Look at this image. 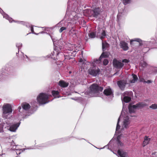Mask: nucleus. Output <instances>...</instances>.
I'll return each instance as SVG.
<instances>
[{
    "instance_id": "39",
    "label": "nucleus",
    "mask_w": 157,
    "mask_h": 157,
    "mask_svg": "<svg viewBox=\"0 0 157 157\" xmlns=\"http://www.w3.org/2000/svg\"><path fill=\"white\" fill-rule=\"evenodd\" d=\"M5 154H2V155H0V157H5Z\"/></svg>"
},
{
    "instance_id": "5",
    "label": "nucleus",
    "mask_w": 157,
    "mask_h": 157,
    "mask_svg": "<svg viewBox=\"0 0 157 157\" xmlns=\"http://www.w3.org/2000/svg\"><path fill=\"white\" fill-rule=\"evenodd\" d=\"M90 93H97L99 91H101L103 90V88L101 87H99L96 84H93L90 87Z\"/></svg>"
},
{
    "instance_id": "22",
    "label": "nucleus",
    "mask_w": 157,
    "mask_h": 157,
    "mask_svg": "<svg viewBox=\"0 0 157 157\" xmlns=\"http://www.w3.org/2000/svg\"><path fill=\"white\" fill-rule=\"evenodd\" d=\"M108 53L106 52H103L101 55V56L99 57V59L100 60L101 58L103 57H107L108 56Z\"/></svg>"
},
{
    "instance_id": "4",
    "label": "nucleus",
    "mask_w": 157,
    "mask_h": 157,
    "mask_svg": "<svg viewBox=\"0 0 157 157\" xmlns=\"http://www.w3.org/2000/svg\"><path fill=\"white\" fill-rule=\"evenodd\" d=\"M146 105V104L143 102L139 103L135 105H130L128 107V109L130 113H132L135 112V109L143 107Z\"/></svg>"
},
{
    "instance_id": "23",
    "label": "nucleus",
    "mask_w": 157,
    "mask_h": 157,
    "mask_svg": "<svg viewBox=\"0 0 157 157\" xmlns=\"http://www.w3.org/2000/svg\"><path fill=\"white\" fill-rule=\"evenodd\" d=\"M16 147V146H14L13 147V149H15L16 150V153L17 154H20L21 152L23 151H25V149H16V148H14V147Z\"/></svg>"
},
{
    "instance_id": "26",
    "label": "nucleus",
    "mask_w": 157,
    "mask_h": 157,
    "mask_svg": "<svg viewBox=\"0 0 157 157\" xmlns=\"http://www.w3.org/2000/svg\"><path fill=\"white\" fill-rule=\"evenodd\" d=\"M59 92L58 91H52V94L54 97L55 98H59V96H58Z\"/></svg>"
},
{
    "instance_id": "33",
    "label": "nucleus",
    "mask_w": 157,
    "mask_h": 157,
    "mask_svg": "<svg viewBox=\"0 0 157 157\" xmlns=\"http://www.w3.org/2000/svg\"><path fill=\"white\" fill-rule=\"evenodd\" d=\"M108 61L106 59H105L104 60L103 62V63L104 65H106L108 64Z\"/></svg>"
},
{
    "instance_id": "48",
    "label": "nucleus",
    "mask_w": 157,
    "mask_h": 157,
    "mask_svg": "<svg viewBox=\"0 0 157 157\" xmlns=\"http://www.w3.org/2000/svg\"><path fill=\"white\" fill-rule=\"evenodd\" d=\"M12 21H13V20H12ZM11 21H12V20H11Z\"/></svg>"
},
{
    "instance_id": "45",
    "label": "nucleus",
    "mask_w": 157,
    "mask_h": 157,
    "mask_svg": "<svg viewBox=\"0 0 157 157\" xmlns=\"http://www.w3.org/2000/svg\"><path fill=\"white\" fill-rule=\"evenodd\" d=\"M52 41H53V39H52Z\"/></svg>"
},
{
    "instance_id": "27",
    "label": "nucleus",
    "mask_w": 157,
    "mask_h": 157,
    "mask_svg": "<svg viewBox=\"0 0 157 157\" xmlns=\"http://www.w3.org/2000/svg\"><path fill=\"white\" fill-rule=\"evenodd\" d=\"M88 36L90 38H94L96 36V34L94 32H91L88 34Z\"/></svg>"
},
{
    "instance_id": "19",
    "label": "nucleus",
    "mask_w": 157,
    "mask_h": 157,
    "mask_svg": "<svg viewBox=\"0 0 157 157\" xmlns=\"http://www.w3.org/2000/svg\"><path fill=\"white\" fill-rule=\"evenodd\" d=\"M69 33L70 35L73 37H75L76 36L77 32L73 29L71 30Z\"/></svg>"
},
{
    "instance_id": "28",
    "label": "nucleus",
    "mask_w": 157,
    "mask_h": 157,
    "mask_svg": "<svg viewBox=\"0 0 157 157\" xmlns=\"http://www.w3.org/2000/svg\"><path fill=\"white\" fill-rule=\"evenodd\" d=\"M149 107L152 109H157V104H152Z\"/></svg>"
},
{
    "instance_id": "17",
    "label": "nucleus",
    "mask_w": 157,
    "mask_h": 157,
    "mask_svg": "<svg viewBox=\"0 0 157 157\" xmlns=\"http://www.w3.org/2000/svg\"><path fill=\"white\" fill-rule=\"evenodd\" d=\"M22 106L23 109L25 110H28L30 107V105L26 103H23L22 104Z\"/></svg>"
},
{
    "instance_id": "1",
    "label": "nucleus",
    "mask_w": 157,
    "mask_h": 157,
    "mask_svg": "<svg viewBox=\"0 0 157 157\" xmlns=\"http://www.w3.org/2000/svg\"><path fill=\"white\" fill-rule=\"evenodd\" d=\"M124 107H123L122 111L121 112V115L120 116V117L118 118L117 124L115 132L116 134H117V133L119 132L118 130L120 129V126L119 125V123L120 120L123 117V125L122 126V128H126L130 124V121L128 117L126 115H125V113L124 112Z\"/></svg>"
},
{
    "instance_id": "29",
    "label": "nucleus",
    "mask_w": 157,
    "mask_h": 157,
    "mask_svg": "<svg viewBox=\"0 0 157 157\" xmlns=\"http://www.w3.org/2000/svg\"><path fill=\"white\" fill-rule=\"evenodd\" d=\"M134 41H137L138 42H140L141 41V40L140 39L136 38V39H133V40H130V44H131L132 43V42Z\"/></svg>"
},
{
    "instance_id": "11",
    "label": "nucleus",
    "mask_w": 157,
    "mask_h": 157,
    "mask_svg": "<svg viewBox=\"0 0 157 157\" xmlns=\"http://www.w3.org/2000/svg\"><path fill=\"white\" fill-rule=\"evenodd\" d=\"M20 124L17 123V124H13L11 125L9 128V130L12 132H14L17 130L18 127L19 126Z\"/></svg>"
},
{
    "instance_id": "35",
    "label": "nucleus",
    "mask_w": 157,
    "mask_h": 157,
    "mask_svg": "<svg viewBox=\"0 0 157 157\" xmlns=\"http://www.w3.org/2000/svg\"><path fill=\"white\" fill-rule=\"evenodd\" d=\"M129 62V60L127 59H124L122 60V62L124 63H128Z\"/></svg>"
},
{
    "instance_id": "6",
    "label": "nucleus",
    "mask_w": 157,
    "mask_h": 157,
    "mask_svg": "<svg viewBox=\"0 0 157 157\" xmlns=\"http://www.w3.org/2000/svg\"><path fill=\"white\" fill-rule=\"evenodd\" d=\"M100 70L98 67H94L88 70V72L90 74L94 76H96L99 74Z\"/></svg>"
},
{
    "instance_id": "13",
    "label": "nucleus",
    "mask_w": 157,
    "mask_h": 157,
    "mask_svg": "<svg viewBox=\"0 0 157 157\" xmlns=\"http://www.w3.org/2000/svg\"><path fill=\"white\" fill-rule=\"evenodd\" d=\"M104 94L107 96L112 95L113 92L110 87H108L104 90Z\"/></svg>"
},
{
    "instance_id": "47",
    "label": "nucleus",
    "mask_w": 157,
    "mask_h": 157,
    "mask_svg": "<svg viewBox=\"0 0 157 157\" xmlns=\"http://www.w3.org/2000/svg\"><path fill=\"white\" fill-rule=\"evenodd\" d=\"M52 41H53V39H52Z\"/></svg>"
},
{
    "instance_id": "41",
    "label": "nucleus",
    "mask_w": 157,
    "mask_h": 157,
    "mask_svg": "<svg viewBox=\"0 0 157 157\" xmlns=\"http://www.w3.org/2000/svg\"><path fill=\"white\" fill-rule=\"evenodd\" d=\"M82 61H83V60L82 59H81L79 60V62H82Z\"/></svg>"
},
{
    "instance_id": "14",
    "label": "nucleus",
    "mask_w": 157,
    "mask_h": 157,
    "mask_svg": "<svg viewBox=\"0 0 157 157\" xmlns=\"http://www.w3.org/2000/svg\"><path fill=\"white\" fill-rule=\"evenodd\" d=\"M59 86L63 87H66L68 85V83L63 80H60L59 82Z\"/></svg>"
},
{
    "instance_id": "34",
    "label": "nucleus",
    "mask_w": 157,
    "mask_h": 157,
    "mask_svg": "<svg viewBox=\"0 0 157 157\" xmlns=\"http://www.w3.org/2000/svg\"><path fill=\"white\" fill-rule=\"evenodd\" d=\"M66 28L65 27H61L59 29V31L60 33H61L63 31L66 29Z\"/></svg>"
},
{
    "instance_id": "16",
    "label": "nucleus",
    "mask_w": 157,
    "mask_h": 157,
    "mask_svg": "<svg viewBox=\"0 0 157 157\" xmlns=\"http://www.w3.org/2000/svg\"><path fill=\"white\" fill-rule=\"evenodd\" d=\"M117 153L119 156L121 157H127V153L122 151L118 150Z\"/></svg>"
},
{
    "instance_id": "12",
    "label": "nucleus",
    "mask_w": 157,
    "mask_h": 157,
    "mask_svg": "<svg viewBox=\"0 0 157 157\" xmlns=\"http://www.w3.org/2000/svg\"><path fill=\"white\" fill-rule=\"evenodd\" d=\"M120 46L121 48L124 51L127 50L128 49V47L127 43L125 42L122 41L120 43Z\"/></svg>"
},
{
    "instance_id": "40",
    "label": "nucleus",
    "mask_w": 157,
    "mask_h": 157,
    "mask_svg": "<svg viewBox=\"0 0 157 157\" xmlns=\"http://www.w3.org/2000/svg\"><path fill=\"white\" fill-rule=\"evenodd\" d=\"M21 106H19L18 108V109L19 111L20 112V110L21 109Z\"/></svg>"
},
{
    "instance_id": "42",
    "label": "nucleus",
    "mask_w": 157,
    "mask_h": 157,
    "mask_svg": "<svg viewBox=\"0 0 157 157\" xmlns=\"http://www.w3.org/2000/svg\"><path fill=\"white\" fill-rule=\"evenodd\" d=\"M125 94H127L128 95V94L129 93L128 92H126L125 93Z\"/></svg>"
},
{
    "instance_id": "24",
    "label": "nucleus",
    "mask_w": 157,
    "mask_h": 157,
    "mask_svg": "<svg viewBox=\"0 0 157 157\" xmlns=\"http://www.w3.org/2000/svg\"><path fill=\"white\" fill-rule=\"evenodd\" d=\"M131 99L130 97L126 96L123 98V101L126 103L129 102L131 100Z\"/></svg>"
},
{
    "instance_id": "18",
    "label": "nucleus",
    "mask_w": 157,
    "mask_h": 157,
    "mask_svg": "<svg viewBox=\"0 0 157 157\" xmlns=\"http://www.w3.org/2000/svg\"><path fill=\"white\" fill-rule=\"evenodd\" d=\"M2 12L3 11L2 10H1L0 8V13L2 14V15H3V17L5 18L6 19H8L9 21L10 22H11L12 18L9 17V16L7 14L5 13L3 14L2 13Z\"/></svg>"
},
{
    "instance_id": "37",
    "label": "nucleus",
    "mask_w": 157,
    "mask_h": 157,
    "mask_svg": "<svg viewBox=\"0 0 157 157\" xmlns=\"http://www.w3.org/2000/svg\"><path fill=\"white\" fill-rule=\"evenodd\" d=\"M144 82H146L148 83H151L152 82V81L150 80H148L147 81H144Z\"/></svg>"
},
{
    "instance_id": "32",
    "label": "nucleus",
    "mask_w": 157,
    "mask_h": 157,
    "mask_svg": "<svg viewBox=\"0 0 157 157\" xmlns=\"http://www.w3.org/2000/svg\"><path fill=\"white\" fill-rule=\"evenodd\" d=\"M141 65L143 67H145L146 66V62H141L140 63Z\"/></svg>"
},
{
    "instance_id": "38",
    "label": "nucleus",
    "mask_w": 157,
    "mask_h": 157,
    "mask_svg": "<svg viewBox=\"0 0 157 157\" xmlns=\"http://www.w3.org/2000/svg\"><path fill=\"white\" fill-rule=\"evenodd\" d=\"M31 30L32 32V33L33 34H36L33 31V27H31Z\"/></svg>"
},
{
    "instance_id": "46",
    "label": "nucleus",
    "mask_w": 157,
    "mask_h": 157,
    "mask_svg": "<svg viewBox=\"0 0 157 157\" xmlns=\"http://www.w3.org/2000/svg\"><path fill=\"white\" fill-rule=\"evenodd\" d=\"M52 41H53V39H52Z\"/></svg>"
},
{
    "instance_id": "7",
    "label": "nucleus",
    "mask_w": 157,
    "mask_h": 157,
    "mask_svg": "<svg viewBox=\"0 0 157 157\" xmlns=\"http://www.w3.org/2000/svg\"><path fill=\"white\" fill-rule=\"evenodd\" d=\"M113 65L114 67L120 68L124 66V64L121 62L117 61L114 59L113 60Z\"/></svg>"
},
{
    "instance_id": "2",
    "label": "nucleus",
    "mask_w": 157,
    "mask_h": 157,
    "mask_svg": "<svg viewBox=\"0 0 157 157\" xmlns=\"http://www.w3.org/2000/svg\"><path fill=\"white\" fill-rule=\"evenodd\" d=\"M49 95L46 93H41L37 96V102L40 104H45L49 102L48 98Z\"/></svg>"
},
{
    "instance_id": "10",
    "label": "nucleus",
    "mask_w": 157,
    "mask_h": 157,
    "mask_svg": "<svg viewBox=\"0 0 157 157\" xmlns=\"http://www.w3.org/2000/svg\"><path fill=\"white\" fill-rule=\"evenodd\" d=\"M126 83V81L124 80L119 81L117 82V85L121 90L124 89Z\"/></svg>"
},
{
    "instance_id": "30",
    "label": "nucleus",
    "mask_w": 157,
    "mask_h": 157,
    "mask_svg": "<svg viewBox=\"0 0 157 157\" xmlns=\"http://www.w3.org/2000/svg\"><path fill=\"white\" fill-rule=\"evenodd\" d=\"M131 0H123V2L124 5H126L130 2Z\"/></svg>"
},
{
    "instance_id": "20",
    "label": "nucleus",
    "mask_w": 157,
    "mask_h": 157,
    "mask_svg": "<svg viewBox=\"0 0 157 157\" xmlns=\"http://www.w3.org/2000/svg\"><path fill=\"white\" fill-rule=\"evenodd\" d=\"M94 13L93 15L94 17H97V16L99 14V9L98 8H96L94 10Z\"/></svg>"
},
{
    "instance_id": "36",
    "label": "nucleus",
    "mask_w": 157,
    "mask_h": 157,
    "mask_svg": "<svg viewBox=\"0 0 157 157\" xmlns=\"http://www.w3.org/2000/svg\"><path fill=\"white\" fill-rule=\"evenodd\" d=\"M22 45V44L21 43L17 44H16V46L18 47V48H19V47H21Z\"/></svg>"
},
{
    "instance_id": "31",
    "label": "nucleus",
    "mask_w": 157,
    "mask_h": 157,
    "mask_svg": "<svg viewBox=\"0 0 157 157\" xmlns=\"http://www.w3.org/2000/svg\"><path fill=\"white\" fill-rule=\"evenodd\" d=\"M3 124H0V132H3Z\"/></svg>"
},
{
    "instance_id": "15",
    "label": "nucleus",
    "mask_w": 157,
    "mask_h": 157,
    "mask_svg": "<svg viewBox=\"0 0 157 157\" xmlns=\"http://www.w3.org/2000/svg\"><path fill=\"white\" fill-rule=\"evenodd\" d=\"M150 140L151 139L150 138H148V137L145 136L144 138V140L143 142V146L144 147L148 144L149 143Z\"/></svg>"
},
{
    "instance_id": "21",
    "label": "nucleus",
    "mask_w": 157,
    "mask_h": 157,
    "mask_svg": "<svg viewBox=\"0 0 157 157\" xmlns=\"http://www.w3.org/2000/svg\"><path fill=\"white\" fill-rule=\"evenodd\" d=\"M109 45L108 43L102 41V48L103 51L105 50V48L109 47Z\"/></svg>"
},
{
    "instance_id": "44",
    "label": "nucleus",
    "mask_w": 157,
    "mask_h": 157,
    "mask_svg": "<svg viewBox=\"0 0 157 157\" xmlns=\"http://www.w3.org/2000/svg\"><path fill=\"white\" fill-rule=\"evenodd\" d=\"M2 78V77L1 75H0V79Z\"/></svg>"
},
{
    "instance_id": "3",
    "label": "nucleus",
    "mask_w": 157,
    "mask_h": 157,
    "mask_svg": "<svg viewBox=\"0 0 157 157\" xmlns=\"http://www.w3.org/2000/svg\"><path fill=\"white\" fill-rule=\"evenodd\" d=\"M12 112L11 105L9 104H5L3 107V116L6 118H7L8 116Z\"/></svg>"
},
{
    "instance_id": "8",
    "label": "nucleus",
    "mask_w": 157,
    "mask_h": 157,
    "mask_svg": "<svg viewBox=\"0 0 157 157\" xmlns=\"http://www.w3.org/2000/svg\"><path fill=\"white\" fill-rule=\"evenodd\" d=\"M105 31L101 29H100L98 30L96 37H99L102 40L105 37Z\"/></svg>"
},
{
    "instance_id": "9",
    "label": "nucleus",
    "mask_w": 157,
    "mask_h": 157,
    "mask_svg": "<svg viewBox=\"0 0 157 157\" xmlns=\"http://www.w3.org/2000/svg\"><path fill=\"white\" fill-rule=\"evenodd\" d=\"M129 78L130 79L128 82L129 84L135 83L138 79L137 76L134 74H132V75L130 76Z\"/></svg>"
},
{
    "instance_id": "43",
    "label": "nucleus",
    "mask_w": 157,
    "mask_h": 157,
    "mask_svg": "<svg viewBox=\"0 0 157 157\" xmlns=\"http://www.w3.org/2000/svg\"><path fill=\"white\" fill-rule=\"evenodd\" d=\"M98 60H96V61L95 62V63H97V62H98Z\"/></svg>"
},
{
    "instance_id": "25",
    "label": "nucleus",
    "mask_w": 157,
    "mask_h": 157,
    "mask_svg": "<svg viewBox=\"0 0 157 157\" xmlns=\"http://www.w3.org/2000/svg\"><path fill=\"white\" fill-rule=\"evenodd\" d=\"M121 137H122V135H119L117 137V140L118 142V145H120V146H122L123 145V144L120 141V139Z\"/></svg>"
}]
</instances>
